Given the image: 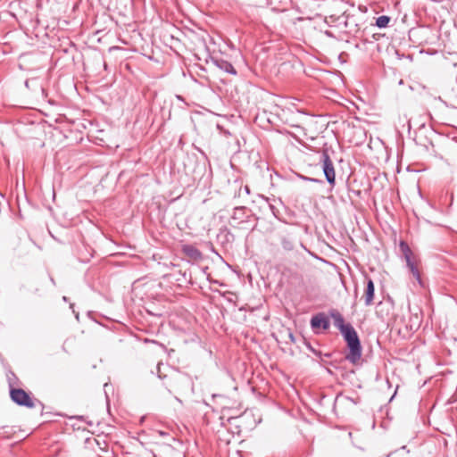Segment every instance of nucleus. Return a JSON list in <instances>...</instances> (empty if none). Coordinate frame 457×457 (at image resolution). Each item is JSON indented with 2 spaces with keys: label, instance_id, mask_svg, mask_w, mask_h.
Here are the masks:
<instances>
[{
  "label": "nucleus",
  "instance_id": "f257e3e1",
  "mask_svg": "<svg viewBox=\"0 0 457 457\" xmlns=\"http://www.w3.org/2000/svg\"><path fill=\"white\" fill-rule=\"evenodd\" d=\"M334 326L338 328L346 342L349 353L345 359L352 364H357L361 357V345L358 334L350 323H345L342 314L335 309L329 311Z\"/></svg>",
  "mask_w": 457,
  "mask_h": 457
},
{
  "label": "nucleus",
  "instance_id": "f03ea898",
  "mask_svg": "<svg viewBox=\"0 0 457 457\" xmlns=\"http://www.w3.org/2000/svg\"><path fill=\"white\" fill-rule=\"evenodd\" d=\"M399 256L401 259L405 261L406 267L409 269L413 278H415L419 284L421 285L422 281L420 272L419 270L414 253L410 248L409 245L403 240H401L399 243Z\"/></svg>",
  "mask_w": 457,
  "mask_h": 457
},
{
  "label": "nucleus",
  "instance_id": "7ed1b4c3",
  "mask_svg": "<svg viewBox=\"0 0 457 457\" xmlns=\"http://www.w3.org/2000/svg\"><path fill=\"white\" fill-rule=\"evenodd\" d=\"M10 397L13 403L20 406L33 408L34 403L29 394L21 388L13 387L12 378H9Z\"/></svg>",
  "mask_w": 457,
  "mask_h": 457
},
{
  "label": "nucleus",
  "instance_id": "20e7f679",
  "mask_svg": "<svg viewBox=\"0 0 457 457\" xmlns=\"http://www.w3.org/2000/svg\"><path fill=\"white\" fill-rule=\"evenodd\" d=\"M320 162L322 163V170L326 178L327 182L334 187L336 184V173L334 164L328 154V148H324L321 151Z\"/></svg>",
  "mask_w": 457,
  "mask_h": 457
},
{
  "label": "nucleus",
  "instance_id": "39448f33",
  "mask_svg": "<svg viewBox=\"0 0 457 457\" xmlns=\"http://www.w3.org/2000/svg\"><path fill=\"white\" fill-rule=\"evenodd\" d=\"M212 62L220 71H223L231 75H237V70L231 62L219 56H212Z\"/></svg>",
  "mask_w": 457,
  "mask_h": 457
},
{
  "label": "nucleus",
  "instance_id": "423d86ee",
  "mask_svg": "<svg viewBox=\"0 0 457 457\" xmlns=\"http://www.w3.org/2000/svg\"><path fill=\"white\" fill-rule=\"evenodd\" d=\"M329 320L323 312L313 315L311 319V328L313 330L317 328L327 330L329 328Z\"/></svg>",
  "mask_w": 457,
  "mask_h": 457
},
{
  "label": "nucleus",
  "instance_id": "0eeeda50",
  "mask_svg": "<svg viewBox=\"0 0 457 457\" xmlns=\"http://www.w3.org/2000/svg\"><path fill=\"white\" fill-rule=\"evenodd\" d=\"M181 250L187 257L195 262L202 261L204 258L202 252L193 245H183Z\"/></svg>",
  "mask_w": 457,
  "mask_h": 457
},
{
  "label": "nucleus",
  "instance_id": "6e6552de",
  "mask_svg": "<svg viewBox=\"0 0 457 457\" xmlns=\"http://www.w3.org/2000/svg\"><path fill=\"white\" fill-rule=\"evenodd\" d=\"M393 310V303L390 301L387 302H379L376 306V314L382 320H385L386 317L390 315L391 311Z\"/></svg>",
  "mask_w": 457,
  "mask_h": 457
},
{
  "label": "nucleus",
  "instance_id": "1a4fd4ad",
  "mask_svg": "<svg viewBox=\"0 0 457 457\" xmlns=\"http://www.w3.org/2000/svg\"><path fill=\"white\" fill-rule=\"evenodd\" d=\"M420 317L416 313L411 315L409 319L408 323H405V328L408 331H415L420 325Z\"/></svg>",
  "mask_w": 457,
  "mask_h": 457
},
{
  "label": "nucleus",
  "instance_id": "9d476101",
  "mask_svg": "<svg viewBox=\"0 0 457 457\" xmlns=\"http://www.w3.org/2000/svg\"><path fill=\"white\" fill-rule=\"evenodd\" d=\"M392 18L388 15H381L378 18H375V23L373 26L378 27V29H386L388 27Z\"/></svg>",
  "mask_w": 457,
  "mask_h": 457
},
{
  "label": "nucleus",
  "instance_id": "9b49d317",
  "mask_svg": "<svg viewBox=\"0 0 457 457\" xmlns=\"http://www.w3.org/2000/svg\"><path fill=\"white\" fill-rule=\"evenodd\" d=\"M245 207L244 206L235 207L233 214L231 215V220L237 221V223L242 222L245 219Z\"/></svg>",
  "mask_w": 457,
  "mask_h": 457
},
{
  "label": "nucleus",
  "instance_id": "f8f14e48",
  "mask_svg": "<svg viewBox=\"0 0 457 457\" xmlns=\"http://www.w3.org/2000/svg\"><path fill=\"white\" fill-rule=\"evenodd\" d=\"M365 303L368 305L371 303V278H367L365 289Z\"/></svg>",
  "mask_w": 457,
  "mask_h": 457
},
{
  "label": "nucleus",
  "instance_id": "ddd939ff",
  "mask_svg": "<svg viewBox=\"0 0 457 457\" xmlns=\"http://www.w3.org/2000/svg\"><path fill=\"white\" fill-rule=\"evenodd\" d=\"M281 245L286 251H292L294 249V242L289 237H283L281 239Z\"/></svg>",
  "mask_w": 457,
  "mask_h": 457
},
{
  "label": "nucleus",
  "instance_id": "4468645a",
  "mask_svg": "<svg viewBox=\"0 0 457 457\" xmlns=\"http://www.w3.org/2000/svg\"><path fill=\"white\" fill-rule=\"evenodd\" d=\"M376 381L381 384L382 388L386 387L388 390L391 388V384L388 378L380 379L379 375H377Z\"/></svg>",
  "mask_w": 457,
  "mask_h": 457
},
{
  "label": "nucleus",
  "instance_id": "2eb2a0df",
  "mask_svg": "<svg viewBox=\"0 0 457 457\" xmlns=\"http://www.w3.org/2000/svg\"><path fill=\"white\" fill-rule=\"evenodd\" d=\"M7 378H12V382L13 383V386L17 384L18 378L15 376L13 372H10V374L7 376Z\"/></svg>",
  "mask_w": 457,
  "mask_h": 457
},
{
  "label": "nucleus",
  "instance_id": "dca6fc26",
  "mask_svg": "<svg viewBox=\"0 0 457 457\" xmlns=\"http://www.w3.org/2000/svg\"><path fill=\"white\" fill-rule=\"evenodd\" d=\"M270 209L271 212L273 213V215H274L275 217H277V216H278V211L277 210V208H276L274 205L270 204Z\"/></svg>",
  "mask_w": 457,
  "mask_h": 457
},
{
  "label": "nucleus",
  "instance_id": "f3484780",
  "mask_svg": "<svg viewBox=\"0 0 457 457\" xmlns=\"http://www.w3.org/2000/svg\"><path fill=\"white\" fill-rule=\"evenodd\" d=\"M378 4H375V3L373 2V9H372L373 13L378 14V13L379 12V11L378 10Z\"/></svg>",
  "mask_w": 457,
  "mask_h": 457
},
{
  "label": "nucleus",
  "instance_id": "a211bd4d",
  "mask_svg": "<svg viewBox=\"0 0 457 457\" xmlns=\"http://www.w3.org/2000/svg\"><path fill=\"white\" fill-rule=\"evenodd\" d=\"M308 181H312V182H315V183H322V180L321 179H308Z\"/></svg>",
  "mask_w": 457,
  "mask_h": 457
},
{
  "label": "nucleus",
  "instance_id": "6ab92c4d",
  "mask_svg": "<svg viewBox=\"0 0 457 457\" xmlns=\"http://www.w3.org/2000/svg\"><path fill=\"white\" fill-rule=\"evenodd\" d=\"M224 231L226 232V237H230L232 238L234 237L233 234H231L227 228L224 229Z\"/></svg>",
  "mask_w": 457,
  "mask_h": 457
},
{
  "label": "nucleus",
  "instance_id": "aec40b11",
  "mask_svg": "<svg viewBox=\"0 0 457 457\" xmlns=\"http://www.w3.org/2000/svg\"><path fill=\"white\" fill-rule=\"evenodd\" d=\"M396 390H397V387H396V388H395V390L394 391L393 395L389 397V399H388V402H389V403H390V402L394 399V397L395 396V395H396Z\"/></svg>",
  "mask_w": 457,
  "mask_h": 457
},
{
  "label": "nucleus",
  "instance_id": "412c9836",
  "mask_svg": "<svg viewBox=\"0 0 457 457\" xmlns=\"http://www.w3.org/2000/svg\"><path fill=\"white\" fill-rule=\"evenodd\" d=\"M244 191L245 192V194L249 195L250 194V187L248 186H245Z\"/></svg>",
  "mask_w": 457,
  "mask_h": 457
},
{
  "label": "nucleus",
  "instance_id": "4be33fe9",
  "mask_svg": "<svg viewBox=\"0 0 457 457\" xmlns=\"http://www.w3.org/2000/svg\"><path fill=\"white\" fill-rule=\"evenodd\" d=\"M367 145H368V147L371 148V137H370Z\"/></svg>",
  "mask_w": 457,
  "mask_h": 457
},
{
  "label": "nucleus",
  "instance_id": "5701e85b",
  "mask_svg": "<svg viewBox=\"0 0 457 457\" xmlns=\"http://www.w3.org/2000/svg\"><path fill=\"white\" fill-rule=\"evenodd\" d=\"M289 338L292 342H295V337L292 333H289Z\"/></svg>",
  "mask_w": 457,
  "mask_h": 457
},
{
  "label": "nucleus",
  "instance_id": "b1692460",
  "mask_svg": "<svg viewBox=\"0 0 457 457\" xmlns=\"http://www.w3.org/2000/svg\"><path fill=\"white\" fill-rule=\"evenodd\" d=\"M216 397H222V395H215V394L212 395V398H216Z\"/></svg>",
  "mask_w": 457,
  "mask_h": 457
},
{
  "label": "nucleus",
  "instance_id": "393cba45",
  "mask_svg": "<svg viewBox=\"0 0 457 457\" xmlns=\"http://www.w3.org/2000/svg\"><path fill=\"white\" fill-rule=\"evenodd\" d=\"M428 145H431V146H433V145H433V142H432L431 140H428Z\"/></svg>",
  "mask_w": 457,
  "mask_h": 457
},
{
  "label": "nucleus",
  "instance_id": "a878e982",
  "mask_svg": "<svg viewBox=\"0 0 457 457\" xmlns=\"http://www.w3.org/2000/svg\"><path fill=\"white\" fill-rule=\"evenodd\" d=\"M377 139H378V143L382 145H383L382 140H380V138H379V137H378Z\"/></svg>",
  "mask_w": 457,
  "mask_h": 457
},
{
  "label": "nucleus",
  "instance_id": "bb28decb",
  "mask_svg": "<svg viewBox=\"0 0 457 457\" xmlns=\"http://www.w3.org/2000/svg\"><path fill=\"white\" fill-rule=\"evenodd\" d=\"M62 300H63L64 302H67V301H68V298H67L66 296H63V297H62Z\"/></svg>",
  "mask_w": 457,
  "mask_h": 457
},
{
  "label": "nucleus",
  "instance_id": "cd10ccee",
  "mask_svg": "<svg viewBox=\"0 0 457 457\" xmlns=\"http://www.w3.org/2000/svg\"><path fill=\"white\" fill-rule=\"evenodd\" d=\"M309 348L311 349V351H312V352H313L314 353H316V351H315L313 348H312L311 346H309Z\"/></svg>",
  "mask_w": 457,
  "mask_h": 457
},
{
  "label": "nucleus",
  "instance_id": "c85d7f7f",
  "mask_svg": "<svg viewBox=\"0 0 457 457\" xmlns=\"http://www.w3.org/2000/svg\"><path fill=\"white\" fill-rule=\"evenodd\" d=\"M303 179L304 180H308V179H309V178H307V177H303Z\"/></svg>",
  "mask_w": 457,
  "mask_h": 457
},
{
  "label": "nucleus",
  "instance_id": "c756f323",
  "mask_svg": "<svg viewBox=\"0 0 457 457\" xmlns=\"http://www.w3.org/2000/svg\"><path fill=\"white\" fill-rule=\"evenodd\" d=\"M77 418H78V419H79V420H82V419H83V417H82V416H79V417H77Z\"/></svg>",
  "mask_w": 457,
  "mask_h": 457
},
{
  "label": "nucleus",
  "instance_id": "7c9ffc66",
  "mask_svg": "<svg viewBox=\"0 0 457 457\" xmlns=\"http://www.w3.org/2000/svg\"><path fill=\"white\" fill-rule=\"evenodd\" d=\"M390 455H391V453H388V454H386V457H389Z\"/></svg>",
  "mask_w": 457,
  "mask_h": 457
},
{
  "label": "nucleus",
  "instance_id": "2f4dec72",
  "mask_svg": "<svg viewBox=\"0 0 457 457\" xmlns=\"http://www.w3.org/2000/svg\"><path fill=\"white\" fill-rule=\"evenodd\" d=\"M372 290H373V291L375 290V287H372Z\"/></svg>",
  "mask_w": 457,
  "mask_h": 457
}]
</instances>
